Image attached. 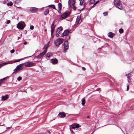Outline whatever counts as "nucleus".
<instances>
[{"label": "nucleus", "mask_w": 134, "mask_h": 134, "mask_svg": "<svg viewBox=\"0 0 134 134\" xmlns=\"http://www.w3.org/2000/svg\"><path fill=\"white\" fill-rule=\"evenodd\" d=\"M58 61L56 58L52 59H51V62L53 64H56L58 63Z\"/></svg>", "instance_id": "obj_17"}, {"label": "nucleus", "mask_w": 134, "mask_h": 134, "mask_svg": "<svg viewBox=\"0 0 134 134\" xmlns=\"http://www.w3.org/2000/svg\"><path fill=\"white\" fill-rule=\"evenodd\" d=\"M73 6V9L75 11L76 10V8L75 7V6Z\"/></svg>", "instance_id": "obj_39"}, {"label": "nucleus", "mask_w": 134, "mask_h": 134, "mask_svg": "<svg viewBox=\"0 0 134 134\" xmlns=\"http://www.w3.org/2000/svg\"><path fill=\"white\" fill-rule=\"evenodd\" d=\"M15 52L14 49H13L11 50L10 51V53H13Z\"/></svg>", "instance_id": "obj_35"}, {"label": "nucleus", "mask_w": 134, "mask_h": 134, "mask_svg": "<svg viewBox=\"0 0 134 134\" xmlns=\"http://www.w3.org/2000/svg\"><path fill=\"white\" fill-rule=\"evenodd\" d=\"M81 104L83 106L84 105L86 102L85 98H83L82 99H81Z\"/></svg>", "instance_id": "obj_21"}, {"label": "nucleus", "mask_w": 134, "mask_h": 134, "mask_svg": "<svg viewBox=\"0 0 134 134\" xmlns=\"http://www.w3.org/2000/svg\"><path fill=\"white\" fill-rule=\"evenodd\" d=\"M24 65L23 63L21 64L18 65L16 68L14 70V72L16 73L23 69V66Z\"/></svg>", "instance_id": "obj_2"}, {"label": "nucleus", "mask_w": 134, "mask_h": 134, "mask_svg": "<svg viewBox=\"0 0 134 134\" xmlns=\"http://www.w3.org/2000/svg\"><path fill=\"white\" fill-rule=\"evenodd\" d=\"M59 34H59L58 33H57V32H56V36H57V37L59 36Z\"/></svg>", "instance_id": "obj_37"}, {"label": "nucleus", "mask_w": 134, "mask_h": 134, "mask_svg": "<svg viewBox=\"0 0 134 134\" xmlns=\"http://www.w3.org/2000/svg\"><path fill=\"white\" fill-rule=\"evenodd\" d=\"M43 7L42 9H43Z\"/></svg>", "instance_id": "obj_56"}, {"label": "nucleus", "mask_w": 134, "mask_h": 134, "mask_svg": "<svg viewBox=\"0 0 134 134\" xmlns=\"http://www.w3.org/2000/svg\"><path fill=\"white\" fill-rule=\"evenodd\" d=\"M25 59V58H23V59H19V60H23V59Z\"/></svg>", "instance_id": "obj_45"}, {"label": "nucleus", "mask_w": 134, "mask_h": 134, "mask_svg": "<svg viewBox=\"0 0 134 134\" xmlns=\"http://www.w3.org/2000/svg\"><path fill=\"white\" fill-rule=\"evenodd\" d=\"M26 44H27V42H25L24 43V44L25 45Z\"/></svg>", "instance_id": "obj_44"}, {"label": "nucleus", "mask_w": 134, "mask_h": 134, "mask_svg": "<svg viewBox=\"0 0 134 134\" xmlns=\"http://www.w3.org/2000/svg\"><path fill=\"white\" fill-rule=\"evenodd\" d=\"M70 33V32L69 30H65L64 31V32L62 34V36L64 37L66 36L69 35Z\"/></svg>", "instance_id": "obj_12"}, {"label": "nucleus", "mask_w": 134, "mask_h": 134, "mask_svg": "<svg viewBox=\"0 0 134 134\" xmlns=\"http://www.w3.org/2000/svg\"><path fill=\"white\" fill-rule=\"evenodd\" d=\"M25 24L24 22H19L17 25V27L19 29H23L25 27Z\"/></svg>", "instance_id": "obj_3"}, {"label": "nucleus", "mask_w": 134, "mask_h": 134, "mask_svg": "<svg viewBox=\"0 0 134 134\" xmlns=\"http://www.w3.org/2000/svg\"><path fill=\"white\" fill-rule=\"evenodd\" d=\"M34 26L33 25H31L30 26V29L31 30H33L34 29Z\"/></svg>", "instance_id": "obj_33"}, {"label": "nucleus", "mask_w": 134, "mask_h": 134, "mask_svg": "<svg viewBox=\"0 0 134 134\" xmlns=\"http://www.w3.org/2000/svg\"><path fill=\"white\" fill-rule=\"evenodd\" d=\"M119 32L120 34H122L123 32V30L122 29H120L119 30Z\"/></svg>", "instance_id": "obj_29"}, {"label": "nucleus", "mask_w": 134, "mask_h": 134, "mask_svg": "<svg viewBox=\"0 0 134 134\" xmlns=\"http://www.w3.org/2000/svg\"><path fill=\"white\" fill-rule=\"evenodd\" d=\"M46 30H45V31H46Z\"/></svg>", "instance_id": "obj_58"}, {"label": "nucleus", "mask_w": 134, "mask_h": 134, "mask_svg": "<svg viewBox=\"0 0 134 134\" xmlns=\"http://www.w3.org/2000/svg\"><path fill=\"white\" fill-rule=\"evenodd\" d=\"M70 129V131H71V132H73V130H71V129Z\"/></svg>", "instance_id": "obj_50"}, {"label": "nucleus", "mask_w": 134, "mask_h": 134, "mask_svg": "<svg viewBox=\"0 0 134 134\" xmlns=\"http://www.w3.org/2000/svg\"><path fill=\"white\" fill-rule=\"evenodd\" d=\"M48 7H51L54 9H55V6L54 5H49L48 6Z\"/></svg>", "instance_id": "obj_24"}, {"label": "nucleus", "mask_w": 134, "mask_h": 134, "mask_svg": "<svg viewBox=\"0 0 134 134\" xmlns=\"http://www.w3.org/2000/svg\"><path fill=\"white\" fill-rule=\"evenodd\" d=\"M11 127H7V129H10L11 128Z\"/></svg>", "instance_id": "obj_48"}, {"label": "nucleus", "mask_w": 134, "mask_h": 134, "mask_svg": "<svg viewBox=\"0 0 134 134\" xmlns=\"http://www.w3.org/2000/svg\"><path fill=\"white\" fill-rule=\"evenodd\" d=\"M63 30V28L62 27L60 26L57 29L56 32L59 34H60L61 33V31Z\"/></svg>", "instance_id": "obj_19"}, {"label": "nucleus", "mask_w": 134, "mask_h": 134, "mask_svg": "<svg viewBox=\"0 0 134 134\" xmlns=\"http://www.w3.org/2000/svg\"><path fill=\"white\" fill-rule=\"evenodd\" d=\"M70 38V37H69V39Z\"/></svg>", "instance_id": "obj_54"}, {"label": "nucleus", "mask_w": 134, "mask_h": 134, "mask_svg": "<svg viewBox=\"0 0 134 134\" xmlns=\"http://www.w3.org/2000/svg\"><path fill=\"white\" fill-rule=\"evenodd\" d=\"M75 126H73V125H71L70 126V129H75Z\"/></svg>", "instance_id": "obj_27"}, {"label": "nucleus", "mask_w": 134, "mask_h": 134, "mask_svg": "<svg viewBox=\"0 0 134 134\" xmlns=\"http://www.w3.org/2000/svg\"><path fill=\"white\" fill-rule=\"evenodd\" d=\"M51 132L49 131H48L47 133V134H50Z\"/></svg>", "instance_id": "obj_42"}, {"label": "nucleus", "mask_w": 134, "mask_h": 134, "mask_svg": "<svg viewBox=\"0 0 134 134\" xmlns=\"http://www.w3.org/2000/svg\"><path fill=\"white\" fill-rule=\"evenodd\" d=\"M75 128H78L80 127V126L79 124H76L75 125Z\"/></svg>", "instance_id": "obj_31"}, {"label": "nucleus", "mask_w": 134, "mask_h": 134, "mask_svg": "<svg viewBox=\"0 0 134 134\" xmlns=\"http://www.w3.org/2000/svg\"><path fill=\"white\" fill-rule=\"evenodd\" d=\"M58 115L60 116V117L62 118H63L66 116V114L64 112L59 113L58 114Z\"/></svg>", "instance_id": "obj_15"}, {"label": "nucleus", "mask_w": 134, "mask_h": 134, "mask_svg": "<svg viewBox=\"0 0 134 134\" xmlns=\"http://www.w3.org/2000/svg\"><path fill=\"white\" fill-rule=\"evenodd\" d=\"M53 55V54L51 52L48 53L46 54V58L47 60L49 59L50 57Z\"/></svg>", "instance_id": "obj_16"}, {"label": "nucleus", "mask_w": 134, "mask_h": 134, "mask_svg": "<svg viewBox=\"0 0 134 134\" xmlns=\"http://www.w3.org/2000/svg\"><path fill=\"white\" fill-rule=\"evenodd\" d=\"M84 8H85V7H84L83 8V9L82 10H83V9H84Z\"/></svg>", "instance_id": "obj_52"}, {"label": "nucleus", "mask_w": 134, "mask_h": 134, "mask_svg": "<svg viewBox=\"0 0 134 134\" xmlns=\"http://www.w3.org/2000/svg\"><path fill=\"white\" fill-rule=\"evenodd\" d=\"M17 8H21L22 9V8L21 7H17Z\"/></svg>", "instance_id": "obj_49"}, {"label": "nucleus", "mask_w": 134, "mask_h": 134, "mask_svg": "<svg viewBox=\"0 0 134 134\" xmlns=\"http://www.w3.org/2000/svg\"><path fill=\"white\" fill-rule=\"evenodd\" d=\"M21 77H19L17 78V80L18 81H20L21 80Z\"/></svg>", "instance_id": "obj_34"}, {"label": "nucleus", "mask_w": 134, "mask_h": 134, "mask_svg": "<svg viewBox=\"0 0 134 134\" xmlns=\"http://www.w3.org/2000/svg\"><path fill=\"white\" fill-rule=\"evenodd\" d=\"M25 91H25V90H23V92H25Z\"/></svg>", "instance_id": "obj_51"}, {"label": "nucleus", "mask_w": 134, "mask_h": 134, "mask_svg": "<svg viewBox=\"0 0 134 134\" xmlns=\"http://www.w3.org/2000/svg\"><path fill=\"white\" fill-rule=\"evenodd\" d=\"M13 5V3L12 2H10L7 4V5L8 6H11Z\"/></svg>", "instance_id": "obj_26"}, {"label": "nucleus", "mask_w": 134, "mask_h": 134, "mask_svg": "<svg viewBox=\"0 0 134 134\" xmlns=\"http://www.w3.org/2000/svg\"><path fill=\"white\" fill-rule=\"evenodd\" d=\"M99 2V1H97L96 2L94 3V5H96Z\"/></svg>", "instance_id": "obj_36"}, {"label": "nucleus", "mask_w": 134, "mask_h": 134, "mask_svg": "<svg viewBox=\"0 0 134 134\" xmlns=\"http://www.w3.org/2000/svg\"><path fill=\"white\" fill-rule=\"evenodd\" d=\"M87 118H89V116H87Z\"/></svg>", "instance_id": "obj_53"}, {"label": "nucleus", "mask_w": 134, "mask_h": 134, "mask_svg": "<svg viewBox=\"0 0 134 134\" xmlns=\"http://www.w3.org/2000/svg\"><path fill=\"white\" fill-rule=\"evenodd\" d=\"M9 98V95L8 94H6L5 96H3L1 97V100L4 101L6 100Z\"/></svg>", "instance_id": "obj_14"}, {"label": "nucleus", "mask_w": 134, "mask_h": 134, "mask_svg": "<svg viewBox=\"0 0 134 134\" xmlns=\"http://www.w3.org/2000/svg\"><path fill=\"white\" fill-rule=\"evenodd\" d=\"M64 49L65 50H65H67L68 48V42L67 41H65L64 44Z\"/></svg>", "instance_id": "obj_13"}, {"label": "nucleus", "mask_w": 134, "mask_h": 134, "mask_svg": "<svg viewBox=\"0 0 134 134\" xmlns=\"http://www.w3.org/2000/svg\"><path fill=\"white\" fill-rule=\"evenodd\" d=\"M95 0H90V4H92L94 3Z\"/></svg>", "instance_id": "obj_28"}, {"label": "nucleus", "mask_w": 134, "mask_h": 134, "mask_svg": "<svg viewBox=\"0 0 134 134\" xmlns=\"http://www.w3.org/2000/svg\"><path fill=\"white\" fill-rule=\"evenodd\" d=\"M100 90V88H99L97 89V91H98L99 90Z\"/></svg>", "instance_id": "obj_46"}, {"label": "nucleus", "mask_w": 134, "mask_h": 134, "mask_svg": "<svg viewBox=\"0 0 134 134\" xmlns=\"http://www.w3.org/2000/svg\"><path fill=\"white\" fill-rule=\"evenodd\" d=\"M103 15L104 16H107L108 15V13L107 12H104L103 13Z\"/></svg>", "instance_id": "obj_32"}, {"label": "nucleus", "mask_w": 134, "mask_h": 134, "mask_svg": "<svg viewBox=\"0 0 134 134\" xmlns=\"http://www.w3.org/2000/svg\"><path fill=\"white\" fill-rule=\"evenodd\" d=\"M20 60H19V59L18 60H17L15 62H19Z\"/></svg>", "instance_id": "obj_47"}, {"label": "nucleus", "mask_w": 134, "mask_h": 134, "mask_svg": "<svg viewBox=\"0 0 134 134\" xmlns=\"http://www.w3.org/2000/svg\"><path fill=\"white\" fill-rule=\"evenodd\" d=\"M81 18L80 16H78L76 19V22L77 24H79V21L81 19Z\"/></svg>", "instance_id": "obj_20"}, {"label": "nucleus", "mask_w": 134, "mask_h": 134, "mask_svg": "<svg viewBox=\"0 0 134 134\" xmlns=\"http://www.w3.org/2000/svg\"><path fill=\"white\" fill-rule=\"evenodd\" d=\"M1 68V67H0V68Z\"/></svg>", "instance_id": "obj_59"}, {"label": "nucleus", "mask_w": 134, "mask_h": 134, "mask_svg": "<svg viewBox=\"0 0 134 134\" xmlns=\"http://www.w3.org/2000/svg\"><path fill=\"white\" fill-rule=\"evenodd\" d=\"M47 51V49H45L43 52L40 53L39 55L37 56V58H41L46 53Z\"/></svg>", "instance_id": "obj_9"}, {"label": "nucleus", "mask_w": 134, "mask_h": 134, "mask_svg": "<svg viewBox=\"0 0 134 134\" xmlns=\"http://www.w3.org/2000/svg\"><path fill=\"white\" fill-rule=\"evenodd\" d=\"M82 70H85V68H84V67H82Z\"/></svg>", "instance_id": "obj_41"}, {"label": "nucleus", "mask_w": 134, "mask_h": 134, "mask_svg": "<svg viewBox=\"0 0 134 134\" xmlns=\"http://www.w3.org/2000/svg\"><path fill=\"white\" fill-rule=\"evenodd\" d=\"M114 5L116 8L120 10L122 9V4L119 0H114Z\"/></svg>", "instance_id": "obj_1"}, {"label": "nucleus", "mask_w": 134, "mask_h": 134, "mask_svg": "<svg viewBox=\"0 0 134 134\" xmlns=\"http://www.w3.org/2000/svg\"><path fill=\"white\" fill-rule=\"evenodd\" d=\"M18 39H19V37H18Z\"/></svg>", "instance_id": "obj_57"}, {"label": "nucleus", "mask_w": 134, "mask_h": 134, "mask_svg": "<svg viewBox=\"0 0 134 134\" xmlns=\"http://www.w3.org/2000/svg\"><path fill=\"white\" fill-rule=\"evenodd\" d=\"M49 12V10L48 9H46L44 12V14L45 15H46Z\"/></svg>", "instance_id": "obj_25"}, {"label": "nucleus", "mask_w": 134, "mask_h": 134, "mask_svg": "<svg viewBox=\"0 0 134 134\" xmlns=\"http://www.w3.org/2000/svg\"><path fill=\"white\" fill-rule=\"evenodd\" d=\"M13 62L12 61H8L7 62L4 63L0 64V67H2L4 66L7 65V64H11Z\"/></svg>", "instance_id": "obj_11"}, {"label": "nucleus", "mask_w": 134, "mask_h": 134, "mask_svg": "<svg viewBox=\"0 0 134 134\" xmlns=\"http://www.w3.org/2000/svg\"><path fill=\"white\" fill-rule=\"evenodd\" d=\"M54 22L53 21L51 26V36L54 33V30L55 26V25H54Z\"/></svg>", "instance_id": "obj_7"}, {"label": "nucleus", "mask_w": 134, "mask_h": 134, "mask_svg": "<svg viewBox=\"0 0 134 134\" xmlns=\"http://www.w3.org/2000/svg\"><path fill=\"white\" fill-rule=\"evenodd\" d=\"M75 3V0H69L68 1V5L69 7H70L74 5Z\"/></svg>", "instance_id": "obj_6"}, {"label": "nucleus", "mask_w": 134, "mask_h": 134, "mask_svg": "<svg viewBox=\"0 0 134 134\" xmlns=\"http://www.w3.org/2000/svg\"><path fill=\"white\" fill-rule=\"evenodd\" d=\"M29 10L32 13H36L37 11V8L36 7H30Z\"/></svg>", "instance_id": "obj_10"}, {"label": "nucleus", "mask_w": 134, "mask_h": 134, "mask_svg": "<svg viewBox=\"0 0 134 134\" xmlns=\"http://www.w3.org/2000/svg\"><path fill=\"white\" fill-rule=\"evenodd\" d=\"M115 35V34L112 32H110L108 34V36L110 38H112Z\"/></svg>", "instance_id": "obj_18"}, {"label": "nucleus", "mask_w": 134, "mask_h": 134, "mask_svg": "<svg viewBox=\"0 0 134 134\" xmlns=\"http://www.w3.org/2000/svg\"><path fill=\"white\" fill-rule=\"evenodd\" d=\"M80 2V5H81L82 4L83 0H79Z\"/></svg>", "instance_id": "obj_30"}, {"label": "nucleus", "mask_w": 134, "mask_h": 134, "mask_svg": "<svg viewBox=\"0 0 134 134\" xmlns=\"http://www.w3.org/2000/svg\"><path fill=\"white\" fill-rule=\"evenodd\" d=\"M5 1H7L8 0H5Z\"/></svg>", "instance_id": "obj_55"}, {"label": "nucleus", "mask_w": 134, "mask_h": 134, "mask_svg": "<svg viewBox=\"0 0 134 134\" xmlns=\"http://www.w3.org/2000/svg\"><path fill=\"white\" fill-rule=\"evenodd\" d=\"M70 14L69 12H65L63 14L61 15V17L63 19H65Z\"/></svg>", "instance_id": "obj_8"}, {"label": "nucleus", "mask_w": 134, "mask_h": 134, "mask_svg": "<svg viewBox=\"0 0 134 134\" xmlns=\"http://www.w3.org/2000/svg\"><path fill=\"white\" fill-rule=\"evenodd\" d=\"M10 20H8L7 21V24H9L10 23Z\"/></svg>", "instance_id": "obj_38"}, {"label": "nucleus", "mask_w": 134, "mask_h": 134, "mask_svg": "<svg viewBox=\"0 0 134 134\" xmlns=\"http://www.w3.org/2000/svg\"><path fill=\"white\" fill-rule=\"evenodd\" d=\"M63 39L59 38L57 39L54 41V43L56 46H59L61 43L63 42Z\"/></svg>", "instance_id": "obj_4"}, {"label": "nucleus", "mask_w": 134, "mask_h": 134, "mask_svg": "<svg viewBox=\"0 0 134 134\" xmlns=\"http://www.w3.org/2000/svg\"><path fill=\"white\" fill-rule=\"evenodd\" d=\"M95 5H94V4L91 7V8H93Z\"/></svg>", "instance_id": "obj_43"}, {"label": "nucleus", "mask_w": 134, "mask_h": 134, "mask_svg": "<svg viewBox=\"0 0 134 134\" xmlns=\"http://www.w3.org/2000/svg\"><path fill=\"white\" fill-rule=\"evenodd\" d=\"M24 65L25 66H26L29 67L33 66L34 65V64L31 62H27L25 63H23Z\"/></svg>", "instance_id": "obj_5"}, {"label": "nucleus", "mask_w": 134, "mask_h": 134, "mask_svg": "<svg viewBox=\"0 0 134 134\" xmlns=\"http://www.w3.org/2000/svg\"><path fill=\"white\" fill-rule=\"evenodd\" d=\"M58 9L59 10H61L62 8V5L61 3H59L58 4Z\"/></svg>", "instance_id": "obj_23"}, {"label": "nucleus", "mask_w": 134, "mask_h": 134, "mask_svg": "<svg viewBox=\"0 0 134 134\" xmlns=\"http://www.w3.org/2000/svg\"><path fill=\"white\" fill-rule=\"evenodd\" d=\"M129 86H127V91H128L129 90Z\"/></svg>", "instance_id": "obj_40"}, {"label": "nucleus", "mask_w": 134, "mask_h": 134, "mask_svg": "<svg viewBox=\"0 0 134 134\" xmlns=\"http://www.w3.org/2000/svg\"><path fill=\"white\" fill-rule=\"evenodd\" d=\"M131 75V74L130 73H129V74H126L125 75L126 76H127V78L128 79V82H129V80H130V76Z\"/></svg>", "instance_id": "obj_22"}]
</instances>
